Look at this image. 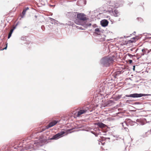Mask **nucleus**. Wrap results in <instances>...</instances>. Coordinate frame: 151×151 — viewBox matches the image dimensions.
Segmentation results:
<instances>
[{"label": "nucleus", "mask_w": 151, "mask_h": 151, "mask_svg": "<svg viewBox=\"0 0 151 151\" xmlns=\"http://www.w3.org/2000/svg\"><path fill=\"white\" fill-rule=\"evenodd\" d=\"M65 132L64 131H60L56 134L53 136L52 137L50 138L49 137L48 139H45L44 137H41L39 140H37L35 141L34 144L37 147H42L45 143H48L49 140H57L62 137L64 135Z\"/></svg>", "instance_id": "1"}, {"label": "nucleus", "mask_w": 151, "mask_h": 151, "mask_svg": "<svg viewBox=\"0 0 151 151\" xmlns=\"http://www.w3.org/2000/svg\"><path fill=\"white\" fill-rule=\"evenodd\" d=\"M83 13H78L76 19L75 21V23L77 24L81 25L86 28L91 26V24L88 23V22H90V20L87 19Z\"/></svg>", "instance_id": "2"}, {"label": "nucleus", "mask_w": 151, "mask_h": 151, "mask_svg": "<svg viewBox=\"0 0 151 151\" xmlns=\"http://www.w3.org/2000/svg\"><path fill=\"white\" fill-rule=\"evenodd\" d=\"M113 61V59L111 57L105 56L101 59L100 63L103 66L107 67L109 66Z\"/></svg>", "instance_id": "3"}, {"label": "nucleus", "mask_w": 151, "mask_h": 151, "mask_svg": "<svg viewBox=\"0 0 151 151\" xmlns=\"http://www.w3.org/2000/svg\"><path fill=\"white\" fill-rule=\"evenodd\" d=\"M107 4L109 5L108 6L106 11L108 12L111 14L113 13L114 8H118L119 6V4L118 2L116 4L115 3H114L110 1H109L107 2Z\"/></svg>", "instance_id": "4"}, {"label": "nucleus", "mask_w": 151, "mask_h": 151, "mask_svg": "<svg viewBox=\"0 0 151 151\" xmlns=\"http://www.w3.org/2000/svg\"><path fill=\"white\" fill-rule=\"evenodd\" d=\"M150 94H147L144 93H135L133 94H131L129 95H126L125 96L122 97L123 99L125 98L126 97H132L134 98H140L142 96H150Z\"/></svg>", "instance_id": "5"}, {"label": "nucleus", "mask_w": 151, "mask_h": 151, "mask_svg": "<svg viewBox=\"0 0 151 151\" xmlns=\"http://www.w3.org/2000/svg\"><path fill=\"white\" fill-rule=\"evenodd\" d=\"M95 125H97L99 128L101 129V130H99V131L101 130L102 132L106 133L107 132L108 127L106 125L101 122L96 123L95 124Z\"/></svg>", "instance_id": "6"}, {"label": "nucleus", "mask_w": 151, "mask_h": 151, "mask_svg": "<svg viewBox=\"0 0 151 151\" xmlns=\"http://www.w3.org/2000/svg\"><path fill=\"white\" fill-rule=\"evenodd\" d=\"M89 111H92L91 110L90 111V110L87 107L84 109H81L78 111L77 116H79L81 115L86 113L87 111L88 112Z\"/></svg>", "instance_id": "7"}, {"label": "nucleus", "mask_w": 151, "mask_h": 151, "mask_svg": "<svg viewBox=\"0 0 151 151\" xmlns=\"http://www.w3.org/2000/svg\"><path fill=\"white\" fill-rule=\"evenodd\" d=\"M59 121H58L57 120H53L52 122H50L48 124L47 126H46V128L47 129L55 125L56 124H57Z\"/></svg>", "instance_id": "8"}, {"label": "nucleus", "mask_w": 151, "mask_h": 151, "mask_svg": "<svg viewBox=\"0 0 151 151\" xmlns=\"http://www.w3.org/2000/svg\"><path fill=\"white\" fill-rule=\"evenodd\" d=\"M121 124L126 131L127 132L129 131V129L127 127V126H129V124H128L126 120L124 122L121 123Z\"/></svg>", "instance_id": "9"}, {"label": "nucleus", "mask_w": 151, "mask_h": 151, "mask_svg": "<svg viewBox=\"0 0 151 151\" xmlns=\"http://www.w3.org/2000/svg\"><path fill=\"white\" fill-rule=\"evenodd\" d=\"M109 23V21L106 19H104L101 20L100 22V24L101 26L103 27L107 26Z\"/></svg>", "instance_id": "10"}, {"label": "nucleus", "mask_w": 151, "mask_h": 151, "mask_svg": "<svg viewBox=\"0 0 151 151\" xmlns=\"http://www.w3.org/2000/svg\"><path fill=\"white\" fill-rule=\"evenodd\" d=\"M66 15L70 19H71V16H76V13L75 12H67L65 13Z\"/></svg>", "instance_id": "11"}, {"label": "nucleus", "mask_w": 151, "mask_h": 151, "mask_svg": "<svg viewBox=\"0 0 151 151\" xmlns=\"http://www.w3.org/2000/svg\"><path fill=\"white\" fill-rule=\"evenodd\" d=\"M111 14L113 15L115 17H118L120 15V13L118 10L114 9L113 12V13H112Z\"/></svg>", "instance_id": "12"}, {"label": "nucleus", "mask_w": 151, "mask_h": 151, "mask_svg": "<svg viewBox=\"0 0 151 151\" xmlns=\"http://www.w3.org/2000/svg\"><path fill=\"white\" fill-rule=\"evenodd\" d=\"M95 32H94L95 34L97 35H100L101 33H103V30H101L99 28H96L94 29Z\"/></svg>", "instance_id": "13"}, {"label": "nucleus", "mask_w": 151, "mask_h": 151, "mask_svg": "<svg viewBox=\"0 0 151 151\" xmlns=\"http://www.w3.org/2000/svg\"><path fill=\"white\" fill-rule=\"evenodd\" d=\"M126 120L128 124H129V125L131 126L134 125L135 123V122L132 121L130 119H128Z\"/></svg>", "instance_id": "14"}, {"label": "nucleus", "mask_w": 151, "mask_h": 151, "mask_svg": "<svg viewBox=\"0 0 151 151\" xmlns=\"http://www.w3.org/2000/svg\"><path fill=\"white\" fill-rule=\"evenodd\" d=\"M114 102L112 100H109L106 103V106H110L113 104Z\"/></svg>", "instance_id": "15"}, {"label": "nucleus", "mask_w": 151, "mask_h": 151, "mask_svg": "<svg viewBox=\"0 0 151 151\" xmlns=\"http://www.w3.org/2000/svg\"><path fill=\"white\" fill-rule=\"evenodd\" d=\"M134 104L136 105H139V106H138L137 107H140V108H143L144 107V105L143 104H142L140 103L139 102H136L134 103Z\"/></svg>", "instance_id": "16"}, {"label": "nucleus", "mask_w": 151, "mask_h": 151, "mask_svg": "<svg viewBox=\"0 0 151 151\" xmlns=\"http://www.w3.org/2000/svg\"><path fill=\"white\" fill-rule=\"evenodd\" d=\"M122 95H118L115 96L114 98V99L115 101H117L120 99L122 97Z\"/></svg>", "instance_id": "17"}, {"label": "nucleus", "mask_w": 151, "mask_h": 151, "mask_svg": "<svg viewBox=\"0 0 151 151\" xmlns=\"http://www.w3.org/2000/svg\"><path fill=\"white\" fill-rule=\"evenodd\" d=\"M13 32V29H11L9 32L8 36V38L9 39L11 36L12 35Z\"/></svg>", "instance_id": "18"}, {"label": "nucleus", "mask_w": 151, "mask_h": 151, "mask_svg": "<svg viewBox=\"0 0 151 151\" xmlns=\"http://www.w3.org/2000/svg\"><path fill=\"white\" fill-rule=\"evenodd\" d=\"M49 19L50 20V21L51 22V23L52 24H55V22L57 21L55 20V19H54L52 18H49Z\"/></svg>", "instance_id": "19"}, {"label": "nucleus", "mask_w": 151, "mask_h": 151, "mask_svg": "<svg viewBox=\"0 0 151 151\" xmlns=\"http://www.w3.org/2000/svg\"><path fill=\"white\" fill-rule=\"evenodd\" d=\"M122 71L119 70L117 71L115 73V76H119L120 74L122 73Z\"/></svg>", "instance_id": "20"}, {"label": "nucleus", "mask_w": 151, "mask_h": 151, "mask_svg": "<svg viewBox=\"0 0 151 151\" xmlns=\"http://www.w3.org/2000/svg\"><path fill=\"white\" fill-rule=\"evenodd\" d=\"M137 20L140 23L142 22H143V19L141 17L137 18Z\"/></svg>", "instance_id": "21"}, {"label": "nucleus", "mask_w": 151, "mask_h": 151, "mask_svg": "<svg viewBox=\"0 0 151 151\" xmlns=\"http://www.w3.org/2000/svg\"><path fill=\"white\" fill-rule=\"evenodd\" d=\"M26 12V11L24 9L22 13V15L21 16V18H23L24 17V16Z\"/></svg>", "instance_id": "22"}, {"label": "nucleus", "mask_w": 151, "mask_h": 151, "mask_svg": "<svg viewBox=\"0 0 151 151\" xmlns=\"http://www.w3.org/2000/svg\"><path fill=\"white\" fill-rule=\"evenodd\" d=\"M139 38L138 36H136L135 37H133L132 38V39L134 40V41L136 42L137 40H138Z\"/></svg>", "instance_id": "23"}, {"label": "nucleus", "mask_w": 151, "mask_h": 151, "mask_svg": "<svg viewBox=\"0 0 151 151\" xmlns=\"http://www.w3.org/2000/svg\"><path fill=\"white\" fill-rule=\"evenodd\" d=\"M134 42H135V41H134L133 40H130L127 41V44L132 43H133Z\"/></svg>", "instance_id": "24"}, {"label": "nucleus", "mask_w": 151, "mask_h": 151, "mask_svg": "<svg viewBox=\"0 0 151 151\" xmlns=\"http://www.w3.org/2000/svg\"><path fill=\"white\" fill-rule=\"evenodd\" d=\"M79 1L83 2L84 5L86 4V0H80Z\"/></svg>", "instance_id": "25"}, {"label": "nucleus", "mask_w": 151, "mask_h": 151, "mask_svg": "<svg viewBox=\"0 0 151 151\" xmlns=\"http://www.w3.org/2000/svg\"><path fill=\"white\" fill-rule=\"evenodd\" d=\"M91 133H92V134H94L95 135L96 137H97L98 134L97 133H96L94 132L93 131H91Z\"/></svg>", "instance_id": "26"}, {"label": "nucleus", "mask_w": 151, "mask_h": 151, "mask_svg": "<svg viewBox=\"0 0 151 151\" xmlns=\"http://www.w3.org/2000/svg\"><path fill=\"white\" fill-rule=\"evenodd\" d=\"M21 40H26V37H24V36H22L21 37Z\"/></svg>", "instance_id": "27"}, {"label": "nucleus", "mask_w": 151, "mask_h": 151, "mask_svg": "<svg viewBox=\"0 0 151 151\" xmlns=\"http://www.w3.org/2000/svg\"><path fill=\"white\" fill-rule=\"evenodd\" d=\"M5 45V47L4 48H3V49L1 50H6V49L7 48V43H6V44Z\"/></svg>", "instance_id": "28"}, {"label": "nucleus", "mask_w": 151, "mask_h": 151, "mask_svg": "<svg viewBox=\"0 0 151 151\" xmlns=\"http://www.w3.org/2000/svg\"><path fill=\"white\" fill-rule=\"evenodd\" d=\"M41 28L43 31H44L45 29V27L44 25H42L41 26Z\"/></svg>", "instance_id": "29"}, {"label": "nucleus", "mask_w": 151, "mask_h": 151, "mask_svg": "<svg viewBox=\"0 0 151 151\" xmlns=\"http://www.w3.org/2000/svg\"><path fill=\"white\" fill-rule=\"evenodd\" d=\"M32 44L31 43H29L28 45L27 46L28 48H30V46H31Z\"/></svg>", "instance_id": "30"}, {"label": "nucleus", "mask_w": 151, "mask_h": 151, "mask_svg": "<svg viewBox=\"0 0 151 151\" xmlns=\"http://www.w3.org/2000/svg\"><path fill=\"white\" fill-rule=\"evenodd\" d=\"M127 55H128V56H129L131 58L133 56V55H132V54H130L129 53H128L127 54Z\"/></svg>", "instance_id": "31"}, {"label": "nucleus", "mask_w": 151, "mask_h": 151, "mask_svg": "<svg viewBox=\"0 0 151 151\" xmlns=\"http://www.w3.org/2000/svg\"><path fill=\"white\" fill-rule=\"evenodd\" d=\"M92 26L93 27V28H95L96 27H97V25L96 24H93V25H92Z\"/></svg>", "instance_id": "32"}, {"label": "nucleus", "mask_w": 151, "mask_h": 151, "mask_svg": "<svg viewBox=\"0 0 151 151\" xmlns=\"http://www.w3.org/2000/svg\"><path fill=\"white\" fill-rule=\"evenodd\" d=\"M147 132H145V134H143L142 135V136L143 137H147V136L146 135V134L147 133Z\"/></svg>", "instance_id": "33"}, {"label": "nucleus", "mask_w": 151, "mask_h": 151, "mask_svg": "<svg viewBox=\"0 0 151 151\" xmlns=\"http://www.w3.org/2000/svg\"><path fill=\"white\" fill-rule=\"evenodd\" d=\"M24 9L26 11L27 10L29 9V8L28 7H27L25 8Z\"/></svg>", "instance_id": "34"}, {"label": "nucleus", "mask_w": 151, "mask_h": 151, "mask_svg": "<svg viewBox=\"0 0 151 151\" xmlns=\"http://www.w3.org/2000/svg\"><path fill=\"white\" fill-rule=\"evenodd\" d=\"M129 63L130 64L132 62V60H129Z\"/></svg>", "instance_id": "35"}, {"label": "nucleus", "mask_w": 151, "mask_h": 151, "mask_svg": "<svg viewBox=\"0 0 151 151\" xmlns=\"http://www.w3.org/2000/svg\"><path fill=\"white\" fill-rule=\"evenodd\" d=\"M147 50H148L147 49H145V50L144 51V52L143 53H146L147 52Z\"/></svg>", "instance_id": "36"}, {"label": "nucleus", "mask_w": 151, "mask_h": 151, "mask_svg": "<svg viewBox=\"0 0 151 151\" xmlns=\"http://www.w3.org/2000/svg\"><path fill=\"white\" fill-rule=\"evenodd\" d=\"M135 65H133V71H134L135 70Z\"/></svg>", "instance_id": "37"}, {"label": "nucleus", "mask_w": 151, "mask_h": 151, "mask_svg": "<svg viewBox=\"0 0 151 151\" xmlns=\"http://www.w3.org/2000/svg\"><path fill=\"white\" fill-rule=\"evenodd\" d=\"M145 50V49H143L142 50V52L143 53L144 52V51Z\"/></svg>", "instance_id": "38"}, {"label": "nucleus", "mask_w": 151, "mask_h": 151, "mask_svg": "<svg viewBox=\"0 0 151 151\" xmlns=\"http://www.w3.org/2000/svg\"><path fill=\"white\" fill-rule=\"evenodd\" d=\"M30 148V147H29V146L28 147H26L25 149L26 150L29 149Z\"/></svg>", "instance_id": "39"}, {"label": "nucleus", "mask_w": 151, "mask_h": 151, "mask_svg": "<svg viewBox=\"0 0 151 151\" xmlns=\"http://www.w3.org/2000/svg\"><path fill=\"white\" fill-rule=\"evenodd\" d=\"M105 138L106 139H110V137H106V138Z\"/></svg>", "instance_id": "40"}, {"label": "nucleus", "mask_w": 151, "mask_h": 151, "mask_svg": "<svg viewBox=\"0 0 151 151\" xmlns=\"http://www.w3.org/2000/svg\"><path fill=\"white\" fill-rule=\"evenodd\" d=\"M16 26H14V28H13V29H13V31H14V30L15 29H16Z\"/></svg>", "instance_id": "41"}, {"label": "nucleus", "mask_w": 151, "mask_h": 151, "mask_svg": "<svg viewBox=\"0 0 151 151\" xmlns=\"http://www.w3.org/2000/svg\"><path fill=\"white\" fill-rule=\"evenodd\" d=\"M147 51V52L148 53L150 51H151V49H150L149 50H148Z\"/></svg>", "instance_id": "42"}, {"label": "nucleus", "mask_w": 151, "mask_h": 151, "mask_svg": "<svg viewBox=\"0 0 151 151\" xmlns=\"http://www.w3.org/2000/svg\"><path fill=\"white\" fill-rule=\"evenodd\" d=\"M145 53H142L141 54V56H143L144 55Z\"/></svg>", "instance_id": "43"}, {"label": "nucleus", "mask_w": 151, "mask_h": 151, "mask_svg": "<svg viewBox=\"0 0 151 151\" xmlns=\"http://www.w3.org/2000/svg\"><path fill=\"white\" fill-rule=\"evenodd\" d=\"M129 37V36L128 37V36H124V37L125 38H126L128 37Z\"/></svg>", "instance_id": "44"}, {"label": "nucleus", "mask_w": 151, "mask_h": 151, "mask_svg": "<svg viewBox=\"0 0 151 151\" xmlns=\"http://www.w3.org/2000/svg\"><path fill=\"white\" fill-rule=\"evenodd\" d=\"M37 15H35V18H37Z\"/></svg>", "instance_id": "45"}, {"label": "nucleus", "mask_w": 151, "mask_h": 151, "mask_svg": "<svg viewBox=\"0 0 151 151\" xmlns=\"http://www.w3.org/2000/svg\"><path fill=\"white\" fill-rule=\"evenodd\" d=\"M147 38L148 39H151V37H147Z\"/></svg>", "instance_id": "46"}, {"label": "nucleus", "mask_w": 151, "mask_h": 151, "mask_svg": "<svg viewBox=\"0 0 151 151\" xmlns=\"http://www.w3.org/2000/svg\"><path fill=\"white\" fill-rule=\"evenodd\" d=\"M129 100H127V101L126 102L128 103L129 102Z\"/></svg>", "instance_id": "47"}, {"label": "nucleus", "mask_w": 151, "mask_h": 151, "mask_svg": "<svg viewBox=\"0 0 151 151\" xmlns=\"http://www.w3.org/2000/svg\"><path fill=\"white\" fill-rule=\"evenodd\" d=\"M34 147V148L35 150L37 149V148H36L35 147Z\"/></svg>", "instance_id": "48"}, {"label": "nucleus", "mask_w": 151, "mask_h": 151, "mask_svg": "<svg viewBox=\"0 0 151 151\" xmlns=\"http://www.w3.org/2000/svg\"><path fill=\"white\" fill-rule=\"evenodd\" d=\"M82 127H78V128H81Z\"/></svg>", "instance_id": "49"}, {"label": "nucleus", "mask_w": 151, "mask_h": 151, "mask_svg": "<svg viewBox=\"0 0 151 151\" xmlns=\"http://www.w3.org/2000/svg\"><path fill=\"white\" fill-rule=\"evenodd\" d=\"M18 23H17V24H16V26H16H16H17L18 25Z\"/></svg>", "instance_id": "50"}, {"label": "nucleus", "mask_w": 151, "mask_h": 151, "mask_svg": "<svg viewBox=\"0 0 151 151\" xmlns=\"http://www.w3.org/2000/svg\"><path fill=\"white\" fill-rule=\"evenodd\" d=\"M130 50L131 51H132L133 50L132 49H131V50Z\"/></svg>", "instance_id": "51"}, {"label": "nucleus", "mask_w": 151, "mask_h": 151, "mask_svg": "<svg viewBox=\"0 0 151 151\" xmlns=\"http://www.w3.org/2000/svg\"><path fill=\"white\" fill-rule=\"evenodd\" d=\"M106 134H102V135H105Z\"/></svg>", "instance_id": "52"}, {"label": "nucleus", "mask_w": 151, "mask_h": 151, "mask_svg": "<svg viewBox=\"0 0 151 151\" xmlns=\"http://www.w3.org/2000/svg\"><path fill=\"white\" fill-rule=\"evenodd\" d=\"M50 6H54L53 5H50Z\"/></svg>", "instance_id": "53"}, {"label": "nucleus", "mask_w": 151, "mask_h": 151, "mask_svg": "<svg viewBox=\"0 0 151 151\" xmlns=\"http://www.w3.org/2000/svg\"><path fill=\"white\" fill-rule=\"evenodd\" d=\"M134 33H136V32H134Z\"/></svg>", "instance_id": "54"}, {"label": "nucleus", "mask_w": 151, "mask_h": 151, "mask_svg": "<svg viewBox=\"0 0 151 151\" xmlns=\"http://www.w3.org/2000/svg\"><path fill=\"white\" fill-rule=\"evenodd\" d=\"M81 28H82V27H80V29H81Z\"/></svg>", "instance_id": "55"}, {"label": "nucleus", "mask_w": 151, "mask_h": 151, "mask_svg": "<svg viewBox=\"0 0 151 151\" xmlns=\"http://www.w3.org/2000/svg\"><path fill=\"white\" fill-rule=\"evenodd\" d=\"M141 57V56H140V57L139 58H138L137 59H139V58H140Z\"/></svg>", "instance_id": "56"}, {"label": "nucleus", "mask_w": 151, "mask_h": 151, "mask_svg": "<svg viewBox=\"0 0 151 151\" xmlns=\"http://www.w3.org/2000/svg\"><path fill=\"white\" fill-rule=\"evenodd\" d=\"M68 130H69V131H70V130H71L70 129H68Z\"/></svg>", "instance_id": "57"}, {"label": "nucleus", "mask_w": 151, "mask_h": 151, "mask_svg": "<svg viewBox=\"0 0 151 151\" xmlns=\"http://www.w3.org/2000/svg\"><path fill=\"white\" fill-rule=\"evenodd\" d=\"M44 130H45L44 129H43L42 131H44Z\"/></svg>", "instance_id": "58"}]
</instances>
